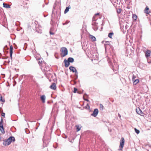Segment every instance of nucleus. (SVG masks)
<instances>
[{"instance_id":"30","label":"nucleus","mask_w":151,"mask_h":151,"mask_svg":"<svg viewBox=\"0 0 151 151\" xmlns=\"http://www.w3.org/2000/svg\"><path fill=\"white\" fill-rule=\"evenodd\" d=\"M77 91V89L76 88H74L73 92L74 93H76V91Z\"/></svg>"},{"instance_id":"27","label":"nucleus","mask_w":151,"mask_h":151,"mask_svg":"<svg viewBox=\"0 0 151 151\" xmlns=\"http://www.w3.org/2000/svg\"><path fill=\"white\" fill-rule=\"evenodd\" d=\"M3 119H2L0 122V127H3Z\"/></svg>"},{"instance_id":"16","label":"nucleus","mask_w":151,"mask_h":151,"mask_svg":"<svg viewBox=\"0 0 151 151\" xmlns=\"http://www.w3.org/2000/svg\"><path fill=\"white\" fill-rule=\"evenodd\" d=\"M68 61H69V63H73L74 62V59L72 58H69L68 59Z\"/></svg>"},{"instance_id":"11","label":"nucleus","mask_w":151,"mask_h":151,"mask_svg":"<svg viewBox=\"0 0 151 151\" xmlns=\"http://www.w3.org/2000/svg\"><path fill=\"white\" fill-rule=\"evenodd\" d=\"M89 37L92 41H95L96 40L95 37L92 35H90Z\"/></svg>"},{"instance_id":"8","label":"nucleus","mask_w":151,"mask_h":151,"mask_svg":"<svg viewBox=\"0 0 151 151\" xmlns=\"http://www.w3.org/2000/svg\"><path fill=\"white\" fill-rule=\"evenodd\" d=\"M65 63V66L66 67H68L70 65V63L66 59H65L64 61Z\"/></svg>"},{"instance_id":"19","label":"nucleus","mask_w":151,"mask_h":151,"mask_svg":"<svg viewBox=\"0 0 151 151\" xmlns=\"http://www.w3.org/2000/svg\"><path fill=\"white\" fill-rule=\"evenodd\" d=\"M0 130L2 133L4 134L5 133L3 127H0Z\"/></svg>"},{"instance_id":"4","label":"nucleus","mask_w":151,"mask_h":151,"mask_svg":"<svg viewBox=\"0 0 151 151\" xmlns=\"http://www.w3.org/2000/svg\"><path fill=\"white\" fill-rule=\"evenodd\" d=\"M151 52V51L149 50H147L145 52V55L147 58L150 56Z\"/></svg>"},{"instance_id":"36","label":"nucleus","mask_w":151,"mask_h":151,"mask_svg":"<svg viewBox=\"0 0 151 151\" xmlns=\"http://www.w3.org/2000/svg\"><path fill=\"white\" fill-rule=\"evenodd\" d=\"M73 82L74 83V84H75L76 83V82L75 81H73Z\"/></svg>"},{"instance_id":"23","label":"nucleus","mask_w":151,"mask_h":151,"mask_svg":"<svg viewBox=\"0 0 151 151\" xmlns=\"http://www.w3.org/2000/svg\"><path fill=\"white\" fill-rule=\"evenodd\" d=\"M122 11V9H119L117 10V12L118 14H119L121 13Z\"/></svg>"},{"instance_id":"6","label":"nucleus","mask_w":151,"mask_h":151,"mask_svg":"<svg viewBox=\"0 0 151 151\" xmlns=\"http://www.w3.org/2000/svg\"><path fill=\"white\" fill-rule=\"evenodd\" d=\"M136 111L138 114L141 115L143 114L142 110L139 107H137L136 109Z\"/></svg>"},{"instance_id":"34","label":"nucleus","mask_w":151,"mask_h":151,"mask_svg":"<svg viewBox=\"0 0 151 151\" xmlns=\"http://www.w3.org/2000/svg\"><path fill=\"white\" fill-rule=\"evenodd\" d=\"M84 100L85 101H86L88 102H89V101L88 99H84Z\"/></svg>"},{"instance_id":"12","label":"nucleus","mask_w":151,"mask_h":151,"mask_svg":"<svg viewBox=\"0 0 151 151\" xmlns=\"http://www.w3.org/2000/svg\"><path fill=\"white\" fill-rule=\"evenodd\" d=\"M45 96L44 95L40 97L43 103L45 102Z\"/></svg>"},{"instance_id":"10","label":"nucleus","mask_w":151,"mask_h":151,"mask_svg":"<svg viewBox=\"0 0 151 151\" xmlns=\"http://www.w3.org/2000/svg\"><path fill=\"white\" fill-rule=\"evenodd\" d=\"M144 12L145 13L149 14L150 12L149 8L147 6L145 8V9L144 10Z\"/></svg>"},{"instance_id":"9","label":"nucleus","mask_w":151,"mask_h":151,"mask_svg":"<svg viewBox=\"0 0 151 151\" xmlns=\"http://www.w3.org/2000/svg\"><path fill=\"white\" fill-rule=\"evenodd\" d=\"M69 69L71 71H72L73 72H75L76 73L77 72L76 70L74 67L70 66L69 67Z\"/></svg>"},{"instance_id":"31","label":"nucleus","mask_w":151,"mask_h":151,"mask_svg":"<svg viewBox=\"0 0 151 151\" xmlns=\"http://www.w3.org/2000/svg\"><path fill=\"white\" fill-rule=\"evenodd\" d=\"M0 100L1 101H2V102H4L5 101L4 99H2V96H1V97H0Z\"/></svg>"},{"instance_id":"5","label":"nucleus","mask_w":151,"mask_h":151,"mask_svg":"<svg viewBox=\"0 0 151 151\" xmlns=\"http://www.w3.org/2000/svg\"><path fill=\"white\" fill-rule=\"evenodd\" d=\"M99 111L97 109H94L93 113L91 114V115L94 117H96L98 114Z\"/></svg>"},{"instance_id":"29","label":"nucleus","mask_w":151,"mask_h":151,"mask_svg":"<svg viewBox=\"0 0 151 151\" xmlns=\"http://www.w3.org/2000/svg\"><path fill=\"white\" fill-rule=\"evenodd\" d=\"M99 15V13H97L96 14H95L94 16L93 17V19H94L95 18V17L96 16H97V15Z\"/></svg>"},{"instance_id":"37","label":"nucleus","mask_w":151,"mask_h":151,"mask_svg":"<svg viewBox=\"0 0 151 151\" xmlns=\"http://www.w3.org/2000/svg\"><path fill=\"white\" fill-rule=\"evenodd\" d=\"M1 108H0V111H1Z\"/></svg>"},{"instance_id":"17","label":"nucleus","mask_w":151,"mask_h":151,"mask_svg":"<svg viewBox=\"0 0 151 151\" xmlns=\"http://www.w3.org/2000/svg\"><path fill=\"white\" fill-rule=\"evenodd\" d=\"M139 80L138 79H136L135 80L133 81V83L134 85H136L139 82Z\"/></svg>"},{"instance_id":"20","label":"nucleus","mask_w":151,"mask_h":151,"mask_svg":"<svg viewBox=\"0 0 151 151\" xmlns=\"http://www.w3.org/2000/svg\"><path fill=\"white\" fill-rule=\"evenodd\" d=\"M75 127L76 128V132H78L80 130L81 127H80L79 125H76Z\"/></svg>"},{"instance_id":"26","label":"nucleus","mask_w":151,"mask_h":151,"mask_svg":"<svg viewBox=\"0 0 151 151\" xmlns=\"http://www.w3.org/2000/svg\"><path fill=\"white\" fill-rule=\"evenodd\" d=\"M134 130L135 132L137 134H138L139 133V130L137 129L136 128L134 129Z\"/></svg>"},{"instance_id":"3","label":"nucleus","mask_w":151,"mask_h":151,"mask_svg":"<svg viewBox=\"0 0 151 151\" xmlns=\"http://www.w3.org/2000/svg\"><path fill=\"white\" fill-rule=\"evenodd\" d=\"M125 142V140L123 137H122L120 142V145L119 148V150H121L122 149Z\"/></svg>"},{"instance_id":"25","label":"nucleus","mask_w":151,"mask_h":151,"mask_svg":"<svg viewBox=\"0 0 151 151\" xmlns=\"http://www.w3.org/2000/svg\"><path fill=\"white\" fill-rule=\"evenodd\" d=\"M136 78V76H135L133 74L132 76V81H134V80H135V78Z\"/></svg>"},{"instance_id":"32","label":"nucleus","mask_w":151,"mask_h":151,"mask_svg":"<svg viewBox=\"0 0 151 151\" xmlns=\"http://www.w3.org/2000/svg\"><path fill=\"white\" fill-rule=\"evenodd\" d=\"M5 113H4V112H2V114H1V116H4H4H5Z\"/></svg>"},{"instance_id":"21","label":"nucleus","mask_w":151,"mask_h":151,"mask_svg":"<svg viewBox=\"0 0 151 151\" xmlns=\"http://www.w3.org/2000/svg\"><path fill=\"white\" fill-rule=\"evenodd\" d=\"M114 33L113 32H110L108 34V36L110 38H112V37Z\"/></svg>"},{"instance_id":"7","label":"nucleus","mask_w":151,"mask_h":151,"mask_svg":"<svg viewBox=\"0 0 151 151\" xmlns=\"http://www.w3.org/2000/svg\"><path fill=\"white\" fill-rule=\"evenodd\" d=\"M50 88L51 89H53L54 90H55L56 88V87L55 83H52V85L50 86Z\"/></svg>"},{"instance_id":"33","label":"nucleus","mask_w":151,"mask_h":151,"mask_svg":"<svg viewBox=\"0 0 151 151\" xmlns=\"http://www.w3.org/2000/svg\"><path fill=\"white\" fill-rule=\"evenodd\" d=\"M50 35H54V33L52 32H51V31H50Z\"/></svg>"},{"instance_id":"13","label":"nucleus","mask_w":151,"mask_h":151,"mask_svg":"<svg viewBox=\"0 0 151 151\" xmlns=\"http://www.w3.org/2000/svg\"><path fill=\"white\" fill-rule=\"evenodd\" d=\"M13 47L12 45L10 46V54L11 58L12 57V54L13 53Z\"/></svg>"},{"instance_id":"18","label":"nucleus","mask_w":151,"mask_h":151,"mask_svg":"<svg viewBox=\"0 0 151 151\" xmlns=\"http://www.w3.org/2000/svg\"><path fill=\"white\" fill-rule=\"evenodd\" d=\"M70 6H69L68 7H67L65 9V11H64V13L65 14L67 13V12H68L69 11V9H70Z\"/></svg>"},{"instance_id":"35","label":"nucleus","mask_w":151,"mask_h":151,"mask_svg":"<svg viewBox=\"0 0 151 151\" xmlns=\"http://www.w3.org/2000/svg\"><path fill=\"white\" fill-rule=\"evenodd\" d=\"M118 116H119V117L120 118L121 117V115H120V114H118Z\"/></svg>"},{"instance_id":"28","label":"nucleus","mask_w":151,"mask_h":151,"mask_svg":"<svg viewBox=\"0 0 151 151\" xmlns=\"http://www.w3.org/2000/svg\"><path fill=\"white\" fill-rule=\"evenodd\" d=\"M42 62V59H39L38 60V63L39 64H41Z\"/></svg>"},{"instance_id":"15","label":"nucleus","mask_w":151,"mask_h":151,"mask_svg":"<svg viewBox=\"0 0 151 151\" xmlns=\"http://www.w3.org/2000/svg\"><path fill=\"white\" fill-rule=\"evenodd\" d=\"M132 19L133 20L135 21L137 20V15L135 14H132Z\"/></svg>"},{"instance_id":"22","label":"nucleus","mask_w":151,"mask_h":151,"mask_svg":"<svg viewBox=\"0 0 151 151\" xmlns=\"http://www.w3.org/2000/svg\"><path fill=\"white\" fill-rule=\"evenodd\" d=\"M84 108L86 109H88L90 108V106L88 104H87L84 107Z\"/></svg>"},{"instance_id":"14","label":"nucleus","mask_w":151,"mask_h":151,"mask_svg":"<svg viewBox=\"0 0 151 151\" xmlns=\"http://www.w3.org/2000/svg\"><path fill=\"white\" fill-rule=\"evenodd\" d=\"M3 6L5 8H10V6L8 4H7L3 3Z\"/></svg>"},{"instance_id":"2","label":"nucleus","mask_w":151,"mask_h":151,"mask_svg":"<svg viewBox=\"0 0 151 151\" xmlns=\"http://www.w3.org/2000/svg\"><path fill=\"white\" fill-rule=\"evenodd\" d=\"M61 53L60 55L61 57H64L68 54L67 49L65 47H63L60 50Z\"/></svg>"},{"instance_id":"1","label":"nucleus","mask_w":151,"mask_h":151,"mask_svg":"<svg viewBox=\"0 0 151 151\" xmlns=\"http://www.w3.org/2000/svg\"><path fill=\"white\" fill-rule=\"evenodd\" d=\"M15 139L14 137H9L6 140L4 141L3 144L5 145H8L11 144L12 141H15Z\"/></svg>"},{"instance_id":"24","label":"nucleus","mask_w":151,"mask_h":151,"mask_svg":"<svg viewBox=\"0 0 151 151\" xmlns=\"http://www.w3.org/2000/svg\"><path fill=\"white\" fill-rule=\"evenodd\" d=\"M99 107L100 109L101 110H103L104 109V106L102 104H100Z\"/></svg>"}]
</instances>
